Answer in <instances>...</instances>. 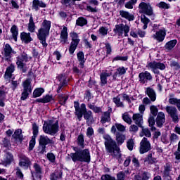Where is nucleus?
<instances>
[{
    "instance_id": "53",
    "label": "nucleus",
    "mask_w": 180,
    "mask_h": 180,
    "mask_svg": "<svg viewBox=\"0 0 180 180\" xmlns=\"http://www.w3.org/2000/svg\"><path fill=\"white\" fill-rule=\"evenodd\" d=\"M29 94H32V92L23 90L21 94V97H20L21 101H26V99L29 98Z\"/></svg>"
},
{
    "instance_id": "1",
    "label": "nucleus",
    "mask_w": 180,
    "mask_h": 180,
    "mask_svg": "<svg viewBox=\"0 0 180 180\" xmlns=\"http://www.w3.org/2000/svg\"><path fill=\"white\" fill-rule=\"evenodd\" d=\"M103 137L105 140V146L107 153L111 154L112 157L120 158V157H122V154H120V148L117 147L116 141H113L109 135H104Z\"/></svg>"
},
{
    "instance_id": "56",
    "label": "nucleus",
    "mask_w": 180,
    "mask_h": 180,
    "mask_svg": "<svg viewBox=\"0 0 180 180\" xmlns=\"http://www.w3.org/2000/svg\"><path fill=\"white\" fill-rule=\"evenodd\" d=\"M77 144L82 148H84V135H79L77 138Z\"/></svg>"
},
{
    "instance_id": "31",
    "label": "nucleus",
    "mask_w": 180,
    "mask_h": 180,
    "mask_svg": "<svg viewBox=\"0 0 180 180\" xmlns=\"http://www.w3.org/2000/svg\"><path fill=\"white\" fill-rule=\"evenodd\" d=\"M23 91H27L28 92H32L33 89H32V81L30 79H27L22 82Z\"/></svg>"
},
{
    "instance_id": "4",
    "label": "nucleus",
    "mask_w": 180,
    "mask_h": 180,
    "mask_svg": "<svg viewBox=\"0 0 180 180\" xmlns=\"http://www.w3.org/2000/svg\"><path fill=\"white\" fill-rule=\"evenodd\" d=\"M43 130L46 134H49L50 136H56V134L60 131L58 120H49L47 123L44 124Z\"/></svg>"
},
{
    "instance_id": "57",
    "label": "nucleus",
    "mask_w": 180,
    "mask_h": 180,
    "mask_svg": "<svg viewBox=\"0 0 180 180\" xmlns=\"http://www.w3.org/2000/svg\"><path fill=\"white\" fill-rule=\"evenodd\" d=\"M150 113L153 115V116H157V114L158 113V108L155 105H151L150 107Z\"/></svg>"
},
{
    "instance_id": "60",
    "label": "nucleus",
    "mask_w": 180,
    "mask_h": 180,
    "mask_svg": "<svg viewBox=\"0 0 180 180\" xmlns=\"http://www.w3.org/2000/svg\"><path fill=\"white\" fill-rule=\"evenodd\" d=\"M15 175L18 179L22 180L23 179V173H22V170L20 169L17 168L15 169Z\"/></svg>"
},
{
    "instance_id": "41",
    "label": "nucleus",
    "mask_w": 180,
    "mask_h": 180,
    "mask_svg": "<svg viewBox=\"0 0 180 180\" xmlns=\"http://www.w3.org/2000/svg\"><path fill=\"white\" fill-rule=\"evenodd\" d=\"M13 71H15V65L11 64L6 69V71L5 72L6 78H11V77H12V73L13 72Z\"/></svg>"
},
{
    "instance_id": "46",
    "label": "nucleus",
    "mask_w": 180,
    "mask_h": 180,
    "mask_svg": "<svg viewBox=\"0 0 180 180\" xmlns=\"http://www.w3.org/2000/svg\"><path fill=\"white\" fill-rule=\"evenodd\" d=\"M87 23L88 20H86V19L83 17H79L76 20V25H77V26H85V25H86Z\"/></svg>"
},
{
    "instance_id": "63",
    "label": "nucleus",
    "mask_w": 180,
    "mask_h": 180,
    "mask_svg": "<svg viewBox=\"0 0 180 180\" xmlns=\"http://www.w3.org/2000/svg\"><path fill=\"white\" fill-rule=\"evenodd\" d=\"M126 178V173L120 172L117 174V180H124Z\"/></svg>"
},
{
    "instance_id": "9",
    "label": "nucleus",
    "mask_w": 180,
    "mask_h": 180,
    "mask_svg": "<svg viewBox=\"0 0 180 180\" xmlns=\"http://www.w3.org/2000/svg\"><path fill=\"white\" fill-rule=\"evenodd\" d=\"M115 33H117L118 36L123 37H127L129 36V32H130V27L127 25L119 24L115 25V29H114Z\"/></svg>"
},
{
    "instance_id": "17",
    "label": "nucleus",
    "mask_w": 180,
    "mask_h": 180,
    "mask_svg": "<svg viewBox=\"0 0 180 180\" xmlns=\"http://www.w3.org/2000/svg\"><path fill=\"white\" fill-rule=\"evenodd\" d=\"M60 41L61 44H65L68 41V28L63 27L60 32Z\"/></svg>"
},
{
    "instance_id": "12",
    "label": "nucleus",
    "mask_w": 180,
    "mask_h": 180,
    "mask_svg": "<svg viewBox=\"0 0 180 180\" xmlns=\"http://www.w3.org/2000/svg\"><path fill=\"white\" fill-rule=\"evenodd\" d=\"M74 106L75 109V113L76 116H77V119L79 120H81V119H82L84 113L86 110V105L84 103H82L79 107V103H78V101H75Z\"/></svg>"
},
{
    "instance_id": "19",
    "label": "nucleus",
    "mask_w": 180,
    "mask_h": 180,
    "mask_svg": "<svg viewBox=\"0 0 180 180\" xmlns=\"http://www.w3.org/2000/svg\"><path fill=\"white\" fill-rule=\"evenodd\" d=\"M110 113H112V108L108 107V110L105 112L101 117V123H102V124L110 122Z\"/></svg>"
},
{
    "instance_id": "5",
    "label": "nucleus",
    "mask_w": 180,
    "mask_h": 180,
    "mask_svg": "<svg viewBox=\"0 0 180 180\" xmlns=\"http://www.w3.org/2000/svg\"><path fill=\"white\" fill-rule=\"evenodd\" d=\"M126 127L122 124L115 123L114 125L111 127V133L112 134H116V140L117 142V144H123L124 143V140H126V136L118 131H125Z\"/></svg>"
},
{
    "instance_id": "51",
    "label": "nucleus",
    "mask_w": 180,
    "mask_h": 180,
    "mask_svg": "<svg viewBox=\"0 0 180 180\" xmlns=\"http://www.w3.org/2000/svg\"><path fill=\"white\" fill-rule=\"evenodd\" d=\"M141 137L146 136V137H151V132L149 129L144 128L142 129V133L140 134Z\"/></svg>"
},
{
    "instance_id": "35",
    "label": "nucleus",
    "mask_w": 180,
    "mask_h": 180,
    "mask_svg": "<svg viewBox=\"0 0 180 180\" xmlns=\"http://www.w3.org/2000/svg\"><path fill=\"white\" fill-rule=\"evenodd\" d=\"M83 115H84V118L87 122H89L91 123H94V122H95V120L94 119V115H92V111L91 110L87 111L86 109V112H84Z\"/></svg>"
},
{
    "instance_id": "20",
    "label": "nucleus",
    "mask_w": 180,
    "mask_h": 180,
    "mask_svg": "<svg viewBox=\"0 0 180 180\" xmlns=\"http://www.w3.org/2000/svg\"><path fill=\"white\" fill-rule=\"evenodd\" d=\"M145 94L148 96L151 102H155L157 100V94L155 93V90L151 87H147L145 91Z\"/></svg>"
},
{
    "instance_id": "45",
    "label": "nucleus",
    "mask_w": 180,
    "mask_h": 180,
    "mask_svg": "<svg viewBox=\"0 0 180 180\" xmlns=\"http://www.w3.org/2000/svg\"><path fill=\"white\" fill-rule=\"evenodd\" d=\"M141 22H142V23H143V29L144 30H146V29H147L148 27V23H150V19H148L147 17H146L145 15H141Z\"/></svg>"
},
{
    "instance_id": "62",
    "label": "nucleus",
    "mask_w": 180,
    "mask_h": 180,
    "mask_svg": "<svg viewBox=\"0 0 180 180\" xmlns=\"http://www.w3.org/2000/svg\"><path fill=\"white\" fill-rule=\"evenodd\" d=\"M129 131L132 134L137 133L139 131V127L136 124H131L129 127Z\"/></svg>"
},
{
    "instance_id": "16",
    "label": "nucleus",
    "mask_w": 180,
    "mask_h": 180,
    "mask_svg": "<svg viewBox=\"0 0 180 180\" xmlns=\"http://www.w3.org/2000/svg\"><path fill=\"white\" fill-rule=\"evenodd\" d=\"M47 6V4L44 3V1L41 0H33L32 1V9L33 11H35L37 12L40 8H46Z\"/></svg>"
},
{
    "instance_id": "52",
    "label": "nucleus",
    "mask_w": 180,
    "mask_h": 180,
    "mask_svg": "<svg viewBox=\"0 0 180 180\" xmlns=\"http://www.w3.org/2000/svg\"><path fill=\"white\" fill-rule=\"evenodd\" d=\"M34 146H36V138H34V136H32L29 143V150L32 151V150L34 148Z\"/></svg>"
},
{
    "instance_id": "33",
    "label": "nucleus",
    "mask_w": 180,
    "mask_h": 180,
    "mask_svg": "<svg viewBox=\"0 0 180 180\" xmlns=\"http://www.w3.org/2000/svg\"><path fill=\"white\" fill-rule=\"evenodd\" d=\"M122 95L119 94L116 97H114L112 99V102L116 105L117 108H124V104L123 101H122Z\"/></svg>"
},
{
    "instance_id": "14",
    "label": "nucleus",
    "mask_w": 180,
    "mask_h": 180,
    "mask_svg": "<svg viewBox=\"0 0 180 180\" xmlns=\"http://www.w3.org/2000/svg\"><path fill=\"white\" fill-rule=\"evenodd\" d=\"M151 150V143L147 138H143L140 143V153L144 154V153H148Z\"/></svg>"
},
{
    "instance_id": "38",
    "label": "nucleus",
    "mask_w": 180,
    "mask_h": 180,
    "mask_svg": "<svg viewBox=\"0 0 180 180\" xmlns=\"http://www.w3.org/2000/svg\"><path fill=\"white\" fill-rule=\"evenodd\" d=\"M53 101V96L50 95H46L41 98H37V101L41 103H49V102H51Z\"/></svg>"
},
{
    "instance_id": "22",
    "label": "nucleus",
    "mask_w": 180,
    "mask_h": 180,
    "mask_svg": "<svg viewBox=\"0 0 180 180\" xmlns=\"http://www.w3.org/2000/svg\"><path fill=\"white\" fill-rule=\"evenodd\" d=\"M20 39L22 43H25V44H29L30 41H33V38L30 36V32H21Z\"/></svg>"
},
{
    "instance_id": "6",
    "label": "nucleus",
    "mask_w": 180,
    "mask_h": 180,
    "mask_svg": "<svg viewBox=\"0 0 180 180\" xmlns=\"http://www.w3.org/2000/svg\"><path fill=\"white\" fill-rule=\"evenodd\" d=\"M16 60V65L18 68H20L22 72H26V63L32 60V57L28 56L26 53H22L17 57Z\"/></svg>"
},
{
    "instance_id": "21",
    "label": "nucleus",
    "mask_w": 180,
    "mask_h": 180,
    "mask_svg": "<svg viewBox=\"0 0 180 180\" xmlns=\"http://www.w3.org/2000/svg\"><path fill=\"white\" fill-rule=\"evenodd\" d=\"M30 164V160H29V158L26 157L25 155H20V167H22L25 169L27 168H29V165Z\"/></svg>"
},
{
    "instance_id": "25",
    "label": "nucleus",
    "mask_w": 180,
    "mask_h": 180,
    "mask_svg": "<svg viewBox=\"0 0 180 180\" xmlns=\"http://www.w3.org/2000/svg\"><path fill=\"white\" fill-rule=\"evenodd\" d=\"M112 75V72H108L105 70L100 75L101 84L103 86V85H106L108 84V77H110Z\"/></svg>"
},
{
    "instance_id": "13",
    "label": "nucleus",
    "mask_w": 180,
    "mask_h": 180,
    "mask_svg": "<svg viewBox=\"0 0 180 180\" xmlns=\"http://www.w3.org/2000/svg\"><path fill=\"white\" fill-rule=\"evenodd\" d=\"M139 8L140 13H144L148 16H151V15H153V8L151 7V5H150V4L141 2L140 3Z\"/></svg>"
},
{
    "instance_id": "2",
    "label": "nucleus",
    "mask_w": 180,
    "mask_h": 180,
    "mask_svg": "<svg viewBox=\"0 0 180 180\" xmlns=\"http://www.w3.org/2000/svg\"><path fill=\"white\" fill-rule=\"evenodd\" d=\"M51 28V22L44 20L41 24V28L38 30L37 36L43 47H46L48 46L47 42H46V39H47V36L50 34Z\"/></svg>"
},
{
    "instance_id": "61",
    "label": "nucleus",
    "mask_w": 180,
    "mask_h": 180,
    "mask_svg": "<svg viewBox=\"0 0 180 180\" xmlns=\"http://www.w3.org/2000/svg\"><path fill=\"white\" fill-rule=\"evenodd\" d=\"M46 157L51 162H56V155H54L53 153H49L47 154Z\"/></svg>"
},
{
    "instance_id": "47",
    "label": "nucleus",
    "mask_w": 180,
    "mask_h": 180,
    "mask_svg": "<svg viewBox=\"0 0 180 180\" xmlns=\"http://www.w3.org/2000/svg\"><path fill=\"white\" fill-rule=\"evenodd\" d=\"M122 119L124 122L127 123L128 124H131L132 120H131V116L129 115V112H125L122 115Z\"/></svg>"
},
{
    "instance_id": "55",
    "label": "nucleus",
    "mask_w": 180,
    "mask_h": 180,
    "mask_svg": "<svg viewBox=\"0 0 180 180\" xmlns=\"http://www.w3.org/2000/svg\"><path fill=\"white\" fill-rule=\"evenodd\" d=\"M32 129H33V136L32 137H37V134H39V127L36 124H32Z\"/></svg>"
},
{
    "instance_id": "32",
    "label": "nucleus",
    "mask_w": 180,
    "mask_h": 180,
    "mask_svg": "<svg viewBox=\"0 0 180 180\" xmlns=\"http://www.w3.org/2000/svg\"><path fill=\"white\" fill-rule=\"evenodd\" d=\"M132 120L136 124L140 126V124L143 123V115L139 113L134 114L132 116Z\"/></svg>"
},
{
    "instance_id": "36",
    "label": "nucleus",
    "mask_w": 180,
    "mask_h": 180,
    "mask_svg": "<svg viewBox=\"0 0 180 180\" xmlns=\"http://www.w3.org/2000/svg\"><path fill=\"white\" fill-rule=\"evenodd\" d=\"M126 71L127 70L126 68H124V67L118 68L117 69V71L112 76L113 79L116 80V78H117V77H120V75H124V74H126Z\"/></svg>"
},
{
    "instance_id": "7",
    "label": "nucleus",
    "mask_w": 180,
    "mask_h": 180,
    "mask_svg": "<svg viewBox=\"0 0 180 180\" xmlns=\"http://www.w3.org/2000/svg\"><path fill=\"white\" fill-rule=\"evenodd\" d=\"M39 153L44 154L46 152V146L47 144H54V139H50L49 136L45 135H41L39 139Z\"/></svg>"
},
{
    "instance_id": "54",
    "label": "nucleus",
    "mask_w": 180,
    "mask_h": 180,
    "mask_svg": "<svg viewBox=\"0 0 180 180\" xmlns=\"http://www.w3.org/2000/svg\"><path fill=\"white\" fill-rule=\"evenodd\" d=\"M148 123L150 127H151V130H155V127H154V124H155V120L153 116H150L148 119Z\"/></svg>"
},
{
    "instance_id": "34",
    "label": "nucleus",
    "mask_w": 180,
    "mask_h": 180,
    "mask_svg": "<svg viewBox=\"0 0 180 180\" xmlns=\"http://www.w3.org/2000/svg\"><path fill=\"white\" fill-rule=\"evenodd\" d=\"M58 79L60 81V85L57 89V92L60 93V91H61V88L64 86V85H66L67 84V79H65V76L60 75L58 77Z\"/></svg>"
},
{
    "instance_id": "26",
    "label": "nucleus",
    "mask_w": 180,
    "mask_h": 180,
    "mask_svg": "<svg viewBox=\"0 0 180 180\" xmlns=\"http://www.w3.org/2000/svg\"><path fill=\"white\" fill-rule=\"evenodd\" d=\"M120 16H121V18H123L124 19H127V20H129V22H131V20H134V15L129 13V11H126L124 10L120 11Z\"/></svg>"
},
{
    "instance_id": "10",
    "label": "nucleus",
    "mask_w": 180,
    "mask_h": 180,
    "mask_svg": "<svg viewBox=\"0 0 180 180\" xmlns=\"http://www.w3.org/2000/svg\"><path fill=\"white\" fill-rule=\"evenodd\" d=\"M167 113L170 116L174 123L179 122V117L178 116V109L174 105H167L165 107Z\"/></svg>"
},
{
    "instance_id": "37",
    "label": "nucleus",
    "mask_w": 180,
    "mask_h": 180,
    "mask_svg": "<svg viewBox=\"0 0 180 180\" xmlns=\"http://www.w3.org/2000/svg\"><path fill=\"white\" fill-rule=\"evenodd\" d=\"M11 33L14 39V41H18V36L19 34V29L16 25H13L11 28Z\"/></svg>"
},
{
    "instance_id": "29",
    "label": "nucleus",
    "mask_w": 180,
    "mask_h": 180,
    "mask_svg": "<svg viewBox=\"0 0 180 180\" xmlns=\"http://www.w3.org/2000/svg\"><path fill=\"white\" fill-rule=\"evenodd\" d=\"M4 51L5 57H8V58H11V54H12V53L13 54H16V52L12 49V47L11 45H9V44H6L4 46Z\"/></svg>"
},
{
    "instance_id": "11",
    "label": "nucleus",
    "mask_w": 180,
    "mask_h": 180,
    "mask_svg": "<svg viewBox=\"0 0 180 180\" xmlns=\"http://www.w3.org/2000/svg\"><path fill=\"white\" fill-rule=\"evenodd\" d=\"M146 68L151 70L154 74H160L158 70H165V65H164V63L153 61L148 63Z\"/></svg>"
},
{
    "instance_id": "44",
    "label": "nucleus",
    "mask_w": 180,
    "mask_h": 180,
    "mask_svg": "<svg viewBox=\"0 0 180 180\" xmlns=\"http://www.w3.org/2000/svg\"><path fill=\"white\" fill-rule=\"evenodd\" d=\"M109 28H108V27H101L98 30V34L101 37H105V36H107Z\"/></svg>"
},
{
    "instance_id": "27",
    "label": "nucleus",
    "mask_w": 180,
    "mask_h": 180,
    "mask_svg": "<svg viewBox=\"0 0 180 180\" xmlns=\"http://www.w3.org/2000/svg\"><path fill=\"white\" fill-rule=\"evenodd\" d=\"M34 168L35 173H32V176H36L37 179H41V174H43V171L41 170L40 165H39L37 163H34Z\"/></svg>"
},
{
    "instance_id": "24",
    "label": "nucleus",
    "mask_w": 180,
    "mask_h": 180,
    "mask_svg": "<svg viewBox=\"0 0 180 180\" xmlns=\"http://www.w3.org/2000/svg\"><path fill=\"white\" fill-rule=\"evenodd\" d=\"M156 123L158 127H162L165 123V114L163 112H159L156 118Z\"/></svg>"
},
{
    "instance_id": "50",
    "label": "nucleus",
    "mask_w": 180,
    "mask_h": 180,
    "mask_svg": "<svg viewBox=\"0 0 180 180\" xmlns=\"http://www.w3.org/2000/svg\"><path fill=\"white\" fill-rule=\"evenodd\" d=\"M157 6L160 9H169V8H171L169 4H167L164 1H160L157 4Z\"/></svg>"
},
{
    "instance_id": "58",
    "label": "nucleus",
    "mask_w": 180,
    "mask_h": 180,
    "mask_svg": "<svg viewBox=\"0 0 180 180\" xmlns=\"http://www.w3.org/2000/svg\"><path fill=\"white\" fill-rule=\"evenodd\" d=\"M127 146L128 150H129L130 151L133 150V148L134 147V141H133V139H129L127 141Z\"/></svg>"
},
{
    "instance_id": "23",
    "label": "nucleus",
    "mask_w": 180,
    "mask_h": 180,
    "mask_svg": "<svg viewBox=\"0 0 180 180\" xmlns=\"http://www.w3.org/2000/svg\"><path fill=\"white\" fill-rule=\"evenodd\" d=\"M13 161V155L9 153H6L1 162L3 165H9Z\"/></svg>"
},
{
    "instance_id": "42",
    "label": "nucleus",
    "mask_w": 180,
    "mask_h": 180,
    "mask_svg": "<svg viewBox=\"0 0 180 180\" xmlns=\"http://www.w3.org/2000/svg\"><path fill=\"white\" fill-rule=\"evenodd\" d=\"M62 176H63V173H61V172L57 171L51 174L50 179L51 180H61Z\"/></svg>"
},
{
    "instance_id": "39",
    "label": "nucleus",
    "mask_w": 180,
    "mask_h": 180,
    "mask_svg": "<svg viewBox=\"0 0 180 180\" xmlns=\"http://www.w3.org/2000/svg\"><path fill=\"white\" fill-rule=\"evenodd\" d=\"M13 137L15 139V140H18V141H21L23 140V135L22 134V129H18L15 130L14 132Z\"/></svg>"
},
{
    "instance_id": "49",
    "label": "nucleus",
    "mask_w": 180,
    "mask_h": 180,
    "mask_svg": "<svg viewBox=\"0 0 180 180\" xmlns=\"http://www.w3.org/2000/svg\"><path fill=\"white\" fill-rule=\"evenodd\" d=\"M58 100L60 105H65V103L68 101V96L65 94H60L58 96Z\"/></svg>"
},
{
    "instance_id": "18",
    "label": "nucleus",
    "mask_w": 180,
    "mask_h": 180,
    "mask_svg": "<svg viewBox=\"0 0 180 180\" xmlns=\"http://www.w3.org/2000/svg\"><path fill=\"white\" fill-rule=\"evenodd\" d=\"M165 36H167V32L164 30H160L155 34H153V37L155 40H157L159 42L164 41V39H165Z\"/></svg>"
},
{
    "instance_id": "43",
    "label": "nucleus",
    "mask_w": 180,
    "mask_h": 180,
    "mask_svg": "<svg viewBox=\"0 0 180 180\" xmlns=\"http://www.w3.org/2000/svg\"><path fill=\"white\" fill-rule=\"evenodd\" d=\"M44 92V89L43 88H38L36 89L34 91H33V98H39V96H41V95H43Z\"/></svg>"
},
{
    "instance_id": "59",
    "label": "nucleus",
    "mask_w": 180,
    "mask_h": 180,
    "mask_svg": "<svg viewBox=\"0 0 180 180\" xmlns=\"http://www.w3.org/2000/svg\"><path fill=\"white\" fill-rule=\"evenodd\" d=\"M171 171V166L169 164H166L165 166V170L163 171V174L165 176H168L169 175V172Z\"/></svg>"
},
{
    "instance_id": "15",
    "label": "nucleus",
    "mask_w": 180,
    "mask_h": 180,
    "mask_svg": "<svg viewBox=\"0 0 180 180\" xmlns=\"http://www.w3.org/2000/svg\"><path fill=\"white\" fill-rule=\"evenodd\" d=\"M139 82L141 84H146V82H151L153 81V75L148 71L141 72L139 75Z\"/></svg>"
},
{
    "instance_id": "30",
    "label": "nucleus",
    "mask_w": 180,
    "mask_h": 180,
    "mask_svg": "<svg viewBox=\"0 0 180 180\" xmlns=\"http://www.w3.org/2000/svg\"><path fill=\"white\" fill-rule=\"evenodd\" d=\"M27 30L30 33H34L36 32V25L34 24V20H33V15H30L29 23L27 25Z\"/></svg>"
},
{
    "instance_id": "3",
    "label": "nucleus",
    "mask_w": 180,
    "mask_h": 180,
    "mask_svg": "<svg viewBox=\"0 0 180 180\" xmlns=\"http://www.w3.org/2000/svg\"><path fill=\"white\" fill-rule=\"evenodd\" d=\"M70 158L73 162H87L89 164L91 162V153L88 149L79 150L75 153H70Z\"/></svg>"
},
{
    "instance_id": "64",
    "label": "nucleus",
    "mask_w": 180,
    "mask_h": 180,
    "mask_svg": "<svg viewBox=\"0 0 180 180\" xmlns=\"http://www.w3.org/2000/svg\"><path fill=\"white\" fill-rule=\"evenodd\" d=\"M179 102V99H178L176 98H170L169 99V103L170 105H175L178 106Z\"/></svg>"
},
{
    "instance_id": "40",
    "label": "nucleus",
    "mask_w": 180,
    "mask_h": 180,
    "mask_svg": "<svg viewBox=\"0 0 180 180\" xmlns=\"http://www.w3.org/2000/svg\"><path fill=\"white\" fill-rule=\"evenodd\" d=\"M177 42L178 41L176 39L171 40L166 43L165 49H166V50H172V49H174L175 46H176Z\"/></svg>"
},
{
    "instance_id": "8",
    "label": "nucleus",
    "mask_w": 180,
    "mask_h": 180,
    "mask_svg": "<svg viewBox=\"0 0 180 180\" xmlns=\"http://www.w3.org/2000/svg\"><path fill=\"white\" fill-rule=\"evenodd\" d=\"M70 36L72 39V41L69 48V53L70 54H74V52L77 50V47H78V44H79V41H81V39H79V37L76 32H71Z\"/></svg>"
},
{
    "instance_id": "28",
    "label": "nucleus",
    "mask_w": 180,
    "mask_h": 180,
    "mask_svg": "<svg viewBox=\"0 0 180 180\" xmlns=\"http://www.w3.org/2000/svg\"><path fill=\"white\" fill-rule=\"evenodd\" d=\"M77 60L79 61V68H84L85 66V55L84 52L79 51L77 53Z\"/></svg>"
},
{
    "instance_id": "48",
    "label": "nucleus",
    "mask_w": 180,
    "mask_h": 180,
    "mask_svg": "<svg viewBox=\"0 0 180 180\" xmlns=\"http://www.w3.org/2000/svg\"><path fill=\"white\" fill-rule=\"evenodd\" d=\"M88 108L94 111V113H101V112H102V108H101V107L95 106L94 104H88Z\"/></svg>"
}]
</instances>
